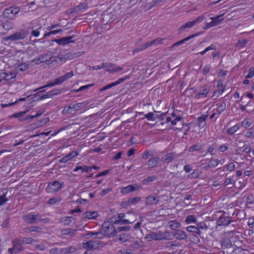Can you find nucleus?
Listing matches in <instances>:
<instances>
[{"label":"nucleus","mask_w":254,"mask_h":254,"mask_svg":"<svg viewBox=\"0 0 254 254\" xmlns=\"http://www.w3.org/2000/svg\"><path fill=\"white\" fill-rule=\"evenodd\" d=\"M100 234L108 238H112L115 236L117 234V231L113 224L109 222H104L102 226Z\"/></svg>","instance_id":"obj_1"},{"label":"nucleus","mask_w":254,"mask_h":254,"mask_svg":"<svg viewBox=\"0 0 254 254\" xmlns=\"http://www.w3.org/2000/svg\"><path fill=\"white\" fill-rule=\"evenodd\" d=\"M23 220L29 224H35L38 222L47 223L48 221L47 218H41L39 214L36 215L29 213L23 216Z\"/></svg>","instance_id":"obj_2"},{"label":"nucleus","mask_w":254,"mask_h":254,"mask_svg":"<svg viewBox=\"0 0 254 254\" xmlns=\"http://www.w3.org/2000/svg\"><path fill=\"white\" fill-rule=\"evenodd\" d=\"M19 10V7L18 6H10L5 8L2 12L1 18L9 19V20L13 19Z\"/></svg>","instance_id":"obj_3"},{"label":"nucleus","mask_w":254,"mask_h":254,"mask_svg":"<svg viewBox=\"0 0 254 254\" xmlns=\"http://www.w3.org/2000/svg\"><path fill=\"white\" fill-rule=\"evenodd\" d=\"M29 34V30L27 29H22L19 31L16 32L12 35L7 36L4 38L5 40H10L11 41L23 40Z\"/></svg>","instance_id":"obj_4"},{"label":"nucleus","mask_w":254,"mask_h":254,"mask_svg":"<svg viewBox=\"0 0 254 254\" xmlns=\"http://www.w3.org/2000/svg\"><path fill=\"white\" fill-rule=\"evenodd\" d=\"M168 232L167 231L163 233L161 231L157 232H152L146 236V238L151 239L156 241L168 239Z\"/></svg>","instance_id":"obj_5"},{"label":"nucleus","mask_w":254,"mask_h":254,"mask_svg":"<svg viewBox=\"0 0 254 254\" xmlns=\"http://www.w3.org/2000/svg\"><path fill=\"white\" fill-rule=\"evenodd\" d=\"M63 185V183L61 184L57 181L50 183L46 189V191L48 193L57 192L61 189Z\"/></svg>","instance_id":"obj_6"},{"label":"nucleus","mask_w":254,"mask_h":254,"mask_svg":"<svg viewBox=\"0 0 254 254\" xmlns=\"http://www.w3.org/2000/svg\"><path fill=\"white\" fill-rule=\"evenodd\" d=\"M210 86L206 84L200 87L197 94L195 95L194 97L196 99H198L201 98L206 97L210 91Z\"/></svg>","instance_id":"obj_7"},{"label":"nucleus","mask_w":254,"mask_h":254,"mask_svg":"<svg viewBox=\"0 0 254 254\" xmlns=\"http://www.w3.org/2000/svg\"><path fill=\"white\" fill-rule=\"evenodd\" d=\"M163 40V39H156L151 41L148 42L143 45L139 46V48L134 50V52H138L142 51L154 44L158 45L159 44H162Z\"/></svg>","instance_id":"obj_8"},{"label":"nucleus","mask_w":254,"mask_h":254,"mask_svg":"<svg viewBox=\"0 0 254 254\" xmlns=\"http://www.w3.org/2000/svg\"><path fill=\"white\" fill-rule=\"evenodd\" d=\"M74 37V35H72L70 36L63 37L59 39H54L53 41L56 42L60 45L64 46L71 43H74L75 40H73Z\"/></svg>","instance_id":"obj_9"},{"label":"nucleus","mask_w":254,"mask_h":254,"mask_svg":"<svg viewBox=\"0 0 254 254\" xmlns=\"http://www.w3.org/2000/svg\"><path fill=\"white\" fill-rule=\"evenodd\" d=\"M88 102H82L73 105L71 104L67 107V109L66 112L68 113H71L72 112L79 111L80 109L84 108L86 105L88 104Z\"/></svg>","instance_id":"obj_10"},{"label":"nucleus","mask_w":254,"mask_h":254,"mask_svg":"<svg viewBox=\"0 0 254 254\" xmlns=\"http://www.w3.org/2000/svg\"><path fill=\"white\" fill-rule=\"evenodd\" d=\"M140 188L141 186L138 185L137 184H134L133 185H130L127 187L123 188L121 190V192L123 194H126L135 190H138Z\"/></svg>","instance_id":"obj_11"},{"label":"nucleus","mask_w":254,"mask_h":254,"mask_svg":"<svg viewBox=\"0 0 254 254\" xmlns=\"http://www.w3.org/2000/svg\"><path fill=\"white\" fill-rule=\"evenodd\" d=\"M79 155V153L77 151H72L69 152L66 156L62 157L60 160V163H67L69 160H71L72 158L76 157Z\"/></svg>","instance_id":"obj_12"},{"label":"nucleus","mask_w":254,"mask_h":254,"mask_svg":"<svg viewBox=\"0 0 254 254\" xmlns=\"http://www.w3.org/2000/svg\"><path fill=\"white\" fill-rule=\"evenodd\" d=\"M12 248L14 250V253L17 254L24 250L20 240L16 239L12 241Z\"/></svg>","instance_id":"obj_13"},{"label":"nucleus","mask_w":254,"mask_h":254,"mask_svg":"<svg viewBox=\"0 0 254 254\" xmlns=\"http://www.w3.org/2000/svg\"><path fill=\"white\" fill-rule=\"evenodd\" d=\"M231 222V221L229 217L223 215L217 219L216 223L218 225L228 226Z\"/></svg>","instance_id":"obj_14"},{"label":"nucleus","mask_w":254,"mask_h":254,"mask_svg":"<svg viewBox=\"0 0 254 254\" xmlns=\"http://www.w3.org/2000/svg\"><path fill=\"white\" fill-rule=\"evenodd\" d=\"M159 200L157 196L149 195L145 199V204L146 205H155L158 203Z\"/></svg>","instance_id":"obj_15"},{"label":"nucleus","mask_w":254,"mask_h":254,"mask_svg":"<svg viewBox=\"0 0 254 254\" xmlns=\"http://www.w3.org/2000/svg\"><path fill=\"white\" fill-rule=\"evenodd\" d=\"M98 216L97 211H87L82 215V218L85 219H95Z\"/></svg>","instance_id":"obj_16"},{"label":"nucleus","mask_w":254,"mask_h":254,"mask_svg":"<svg viewBox=\"0 0 254 254\" xmlns=\"http://www.w3.org/2000/svg\"><path fill=\"white\" fill-rule=\"evenodd\" d=\"M2 23L1 26L3 28H4L6 30H9L14 28V24L11 21L8 20L6 19H2Z\"/></svg>","instance_id":"obj_17"},{"label":"nucleus","mask_w":254,"mask_h":254,"mask_svg":"<svg viewBox=\"0 0 254 254\" xmlns=\"http://www.w3.org/2000/svg\"><path fill=\"white\" fill-rule=\"evenodd\" d=\"M178 156V155L174 153H167L164 156L163 162L165 164H169L176 159Z\"/></svg>","instance_id":"obj_18"},{"label":"nucleus","mask_w":254,"mask_h":254,"mask_svg":"<svg viewBox=\"0 0 254 254\" xmlns=\"http://www.w3.org/2000/svg\"><path fill=\"white\" fill-rule=\"evenodd\" d=\"M48 54L40 55L38 58L34 59L32 62L35 63V64L38 65L41 63L47 62L48 61Z\"/></svg>","instance_id":"obj_19"},{"label":"nucleus","mask_w":254,"mask_h":254,"mask_svg":"<svg viewBox=\"0 0 254 254\" xmlns=\"http://www.w3.org/2000/svg\"><path fill=\"white\" fill-rule=\"evenodd\" d=\"M123 69V67L118 66L115 64L109 63L108 68L106 69V71L110 73H114L116 71H121Z\"/></svg>","instance_id":"obj_20"},{"label":"nucleus","mask_w":254,"mask_h":254,"mask_svg":"<svg viewBox=\"0 0 254 254\" xmlns=\"http://www.w3.org/2000/svg\"><path fill=\"white\" fill-rule=\"evenodd\" d=\"M173 235L177 239L180 240H185L188 237L185 232L180 230H177L175 231Z\"/></svg>","instance_id":"obj_21"},{"label":"nucleus","mask_w":254,"mask_h":254,"mask_svg":"<svg viewBox=\"0 0 254 254\" xmlns=\"http://www.w3.org/2000/svg\"><path fill=\"white\" fill-rule=\"evenodd\" d=\"M159 158L158 157H156L150 159L148 161L147 164L148 165L149 168H152L156 166L159 163Z\"/></svg>","instance_id":"obj_22"},{"label":"nucleus","mask_w":254,"mask_h":254,"mask_svg":"<svg viewBox=\"0 0 254 254\" xmlns=\"http://www.w3.org/2000/svg\"><path fill=\"white\" fill-rule=\"evenodd\" d=\"M199 33H196V34H192L190 36H188L186 38H185L184 39H183V40L180 41H178L175 43H174L172 46V47H174L175 46H178V45H181V44H184L185 42L190 40V39L191 38H193L198 35H199Z\"/></svg>","instance_id":"obj_23"},{"label":"nucleus","mask_w":254,"mask_h":254,"mask_svg":"<svg viewBox=\"0 0 254 254\" xmlns=\"http://www.w3.org/2000/svg\"><path fill=\"white\" fill-rule=\"evenodd\" d=\"M208 117V115H202L197 119L198 126L199 127H203L205 125V121Z\"/></svg>","instance_id":"obj_24"},{"label":"nucleus","mask_w":254,"mask_h":254,"mask_svg":"<svg viewBox=\"0 0 254 254\" xmlns=\"http://www.w3.org/2000/svg\"><path fill=\"white\" fill-rule=\"evenodd\" d=\"M3 75L2 77L4 80H9L11 79L15 78L16 76V73L14 72H4Z\"/></svg>","instance_id":"obj_25"},{"label":"nucleus","mask_w":254,"mask_h":254,"mask_svg":"<svg viewBox=\"0 0 254 254\" xmlns=\"http://www.w3.org/2000/svg\"><path fill=\"white\" fill-rule=\"evenodd\" d=\"M76 251V249L72 247H66L65 248L60 249L59 253L60 254H68Z\"/></svg>","instance_id":"obj_26"},{"label":"nucleus","mask_w":254,"mask_h":254,"mask_svg":"<svg viewBox=\"0 0 254 254\" xmlns=\"http://www.w3.org/2000/svg\"><path fill=\"white\" fill-rule=\"evenodd\" d=\"M221 17V16L220 15V16H218L214 18H211L212 19V21L211 22L207 23L206 25V26L208 28H209V27H211L217 25L222 21V19H221L220 20V21H216V20L217 19H218L219 17Z\"/></svg>","instance_id":"obj_27"},{"label":"nucleus","mask_w":254,"mask_h":254,"mask_svg":"<svg viewBox=\"0 0 254 254\" xmlns=\"http://www.w3.org/2000/svg\"><path fill=\"white\" fill-rule=\"evenodd\" d=\"M81 170L82 172H89L92 171V167H90L87 166H84V167L82 166H77L73 170L74 172H76L78 170Z\"/></svg>","instance_id":"obj_28"},{"label":"nucleus","mask_w":254,"mask_h":254,"mask_svg":"<svg viewBox=\"0 0 254 254\" xmlns=\"http://www.w3.org/2000/svg\"><path fill=\"white\" fill-rule=\"evenodd\" d=\"M186 230L189 232H193L200 235V231L197 226H189L187 227Z\"/></svg>","instance_id":"obj_29"},{"label":"nucleus","mask_w":254,"mask_h":254,"mask_svg":"<svg viewBox=\"0 0 254 254\" xmlns=\"http://www.w3.org/2000/svg\"><path fill=\"white\" fill-rule=\"evenodd\" d=\"M61 200V198L59 196L56 197H52L48 200L47 203L49 205H54L60 202Z\"/></svg>","instance_id":"obj_30"},{"label":"nucleus","mask_w":254,"mask_h":254,"mask_svg":"<svg viewBox=\"0 0 254 254\" xmlns=\"http://www.w3.org/2000/svg\"><path fill=\"white\" fill-rule=\"evenodd\" d=\"M29 111V110H27L25 111L19 112L18 113H15V114L10 116L9 118H18L19 119L20 118H23V116L24 115H25L26 113H27Z\"/></svg>","instance_id":"obj_31"},{"label":"nucleus","mask_w":254,"mask_h":254,"mask_svg":"<svg viewBox=\"0 0 254 254\" xmlns=\"http://www.w3.org/2000/svg\"><path fill=\"white\" fill-rule=\"evenodd\" d=\"M118 85H119V84H118V81L117 80L116 81H115L114 82L110 83V84L105 86L104 87L100 88L99 89V90H100V92L104 91H105L106 90L109 89H110V88H112L113 87H114L115 86H117Z\"/></svg>","instance_id":"obj_32"},{"label":"nucleus","mask_w":254,"mask_h":254,"mask_svg":"<svg viewBox=\"0 0 254 254\" xmlns=\"http://www.w3.org/2000/svg\"><path fill=\"white\" fill-rule=\"evenodd\" d=\"M239 128L240 127L238 125H236L229 128L227 130V132L229 135H232L235 133Z\"/></svg>","instance_id":"obj_33"},{"label":"nucleus","mask_w":254,"mask_h":254,"mask_svg":"<svg viewBox=\"0 0 254 254\" xmlns=\"http://www.w3.org/2000/svg\"><path fill=\"white\" fill-rule=\"evenodd\" d=\"M232 246L230 240L227 238L224 239L222 241V247L226 249L229 248Z\"/></svg>","instance_id":"obj_34"},{"label":"nucleus","mask_w":254,"mask_h":254,"mask_svg":"<svg viewBox=\"0 0 254 254\" xmlns=\"http://www.w3.org/2000/svg\"><path fill=\"white\" fill-rule=\"evenodd\" d=\"M40 228L36 226H29L24 228V231L26 233L37 232Z\"/></svg>","instance_id":"obj_35"},{"label":"nucleus","mask_w":254,"mask_h":254,"mask_svg":"<svg viewBox=\"0 0 254 254\" xmlns=\"http://www.w3.org/2000/svg\"><path fill=\"white\" fill-rule=\"evenodd\" d=\"M119 240L121 241L122 243H124L128 241L129 235V234L122 233L119 235Z\"/></svg>","instance_id":"obj_36"},{"label":"nucleus","mask_w":254,"mask_h":254,"mask_svg":"<svg viewBox=\"0 0 254 254\" xmlns=\"http://www.w3.org/2000/svg\"><path fill=\"white\" fill-rule=\"evenodd\" d=\"M169 224V227L173 230L176 229L177 228H179L180 226V224L175 220L170 221Z\"/></svg>","instance_id":"obj_37"},{"label":"nucleus","mask_w":254,"mask_h":254,"mask_svg":"<svg viewBox=\"0 0 254 254\" xmlns=\"http://www.w3.org/2000/svg\"><path fill=\"white\" fill-rule=\"evenodd\" d=\"M45 90H43L42 91H39L33 95V96L32 97V99L34 101H36L40 100H43V99H41V97L42 96V92H44Z\"/></svg>","instance_id":"obj_38"},{"label":"nucleus","mask_w":254,"mask_h":254,"mask_svg":"<svg viewBox=\"0 0 254 254\" xmlns=\"http://www.w3.org/2000/svg\"><path fill=\"white\" fill-rule=\"evenodd\" d=\"M201 149V146L199 144L197 143L195 144H193L192 146H191L190 147V148H189V151L190 152H192L195 151L199 150Z\"/></svg>","instance_id":"obj_39"},{"label":"nucleus","mask_w":254,"mask_h":254,"mask_svg":"<svg viewBox=\"0 0 254 254\" xmlns=\"http://www.w3.org/2000/svg\"><path fill=\"white\" fill-rule=\"evenodd\" d=\"M157 180V177L155 176H148L146 179L143 180V183L144 185L148 184L150 182Z\"/></svg>","instance_id":"obj_40"},{"label":"nucleus","mask_w":254,"mask_h":254,"mask_svg":"<svg viewBox=\"0 0 254 254\" xmlns=\"http://www.w3.org/2000/svg\"><path fill=\"white\" fill-rule=\"evenodd\" d=\"M194 25H195V24H194V23L193 21H189V22L186 23L183 26H182L180 28V30H184V29H186L187 28H190V27H193Z\"/></svg>","instance_id":"obj_41"},{"label":"nucleus","mask_w":254,"mask_h":254,"mask_svg":"<svg viewBox=\"0 0 254 254\" xmlns=\"http://www.w3.org/2000/svg\"><path fill=\"white\" fill-rule=\"evenodd\" d=\"M226 109V104L224 102H223L219 104L218 107L216 109V111L219 114H220L222 112H223Z\"/></svg>","instance_id":"obj_42"},{"label":"nucleus","mask_w":254,"mask_h":254,"mask_svg":"<svg viewBox=\"0 0 254 254\" xmlns=\"http://www.w3.org/2000/svg\"><path fill=\"white\" fill-rule=\"evenodd\" d=\"M195 221H196V218H195V216L193 215H188L185 220V222L187 224H190V223H191L192 222H194Z\"/></svg>","instance_id":"obj_43"},{"label":"nucleus","mask_w":254,"mask_h":254,"mask_svg":"<svg viewBox=\"0 0 254 254\" xmlns=\"http://www.w3.org/2000/svg\"><path fill=\"white\" fill-rule=\"evenodd\" d=\"M133 221L130 222L127 219H118L114 222L115 224H127L132 223Z\"/></svg>","instance_id":"obj_44"},{"label":"nucleus","mask_w":254,"mask_h":254,"mask_svg":"<svg viewBox=\"0 0 254 254\" xmlns=\"http://www.w3.org/2000/svg\"><path fill=\"white\" fill-rule=\"evenodd\" d=\"M145 118H146L148 121H154L156 119V117H157V116H155L154 114L151 112H149L148 114L144 115Z\"/></svg>","instance_id":"obj_45"},{"label":"nucleus","mask_w":254,"mask_h":254,"mask_svg":"<svg viewBox=\"0 0 254 254\" xmlns=\"http://www.w3.org/2000/svg\"><path fill=\"white\" fill-rule=\"evenodd\" d=\"M248 43V40L246 39H243L239 40L236 45V47H239L240 48H243Z\"/></svg>","instance_id":"obj_46"},{"label":"nucleus","mask_w":254,"mask_h":254,"mask_svg":"<svg viewBox=\"0 0 254 254\" xmlns=\"http://www.w3.org/2000/svg\"><path fill=\"white\" fill-rule=\"evenodd\" d=\"M131 229V227L129 226H121L119 227L116 229V230L118 232H122V231H129Z\"/></svg>","instance_id":"obj_47"},{"label":"nucleus","mask_w":254,"mask_h":254,"mask_svg":"<svg viewBox=\"0 0 254 254\" xmlns=\"http://www.w3.org/2000/svg\"><path fill=\"white\" fill-rule=\"evenodd\" d=\"M65 60H66V58H65L64 57H61V56L56 57L55 59H53L52 57H49V60L51 63H53L54 62H57L59 61L60 62H65Z\"/></svg>","instance_id":"obj_48"},{"label":"nucleus","mask_w":254,"mask_h":254,"mask_svg":"<svg viewBox=\"0 0 254 254\" xmlns=\"http://www.w3.org/2000/svg\"><path fill=\"white\" fill-rule=\"evenodd\" d=\"M100 232H89L87 234H85L84 235V238H86V239H88L89 238H91V237L92 236H98L99 235H100Z\"/></svg>","instance_id":"obj_49"},{"label":"nucleus","mask_w":254,"mask_h":254,"mask_svg":"<svg viewBox=\"0 0 254 254\" xmlns=\"http://www.w3.org/2000/svg\"><path fill=\"white\" fill-rule=\"evenodd\" d=\"M251 124L252 122L249 119H245L241 123V126L245 128L249 127Z\"/></svg>","instance_id":"obj_50"},{"label":"nucleus","mask_w":254,"mask_h":254,"mask_svg":"<svg viewBox=\"0 0 254 254\" xmlns=\"http://www.w3.org/2000/svg\"><path fill=\"white\" fill-rule=\"evenodd\" d=\"M28 67V65L27 64L23 63L19 64L17 67V69L20 71H25Z\"/></svg>","instance_id":"obj_51"},{"label":"nucleus","mask_w":254,"mask_h":254,"mask_svg":"<svg viewBox=\"0 0 254 254\" xmlns=\"http://www.w3.org/2000/svg\"><path fill=\"white\" fill-rule=\"evenodd\" d=\"M244 135L249 138L254 136V130L252 128L249 129L247 131L244 132Z\"/></svg>","instance_id":"obj_52"},{"label":"nucleus","mask_w":254,"mask_h":254,"mask_svg":"<svg viewBox=\"0 0 254 254\" xmlns=\"http://www.w3.org/2000/svg\"><path fill=\"white\" fill-rule=\"evenodd\" d=\"M35 240L31 238L24 237L22 239V242L24 244H32Z\"/></svg>","instance_id":"obj_53"},{"label":"nucleus","mask_w":254,"mask_h":254,"mask_svg":"<svg viewBox=\"0 0 254 254\" xmlns=\"http://www.w3.org/2000/svg\"><path fill=\"white\" fill-rule=\"evenodd\" d=\"M129 247L131 249H137L141 247L140 242L137 241H136L132 243L130 246Z\"/></svg>","instance_id":"obj_54"},{"label":"nucleus","mask_w":254,"mask_h":254,"mask_svg":"<svg viewBox=\"0 0 254 254\" xmlns=\"http://www.w3.org/2000/svg\"><path fill=\"white\" fill-rule=\"evenodd\" d=\"M140 199L141 198L138 196L132 197L128 199V203H130V205L134 204L139 202L140 200Z\"/></svg>","instance_id":"obj_55"},{"label":"nucleus","mask_w":254,"mask_h":254,"mask_svg":"<svg viewBox=\"0 0 254 254\" xmlns=\"http://www.w3.org/2000/svg\"><path fill=\"white\" fill-rule=\"evenodd\" d=\"M6 193H3L2 195L0 196V206L3 205L6 201H8V199L5 197Z\"/></svg>","instance_id":"obj_56"},{"label":"nucleus","mask_w":254,"mask_h":254,"mask_svg":"<svg viewBox=\"0 0 254 254\" xmlns=\"http://www.w3.org/2000/svg\"><path fill=\"white\" fill-rule=\"evenodd\" d=\"M254 76V67H252L249 69V73L246 76V78H251Z\"/></svg>","instance_id":"obj_57"},{"label":"nucleus","mask_w":254,"mask_h":254,"mask_svg":"<svg viewBox=\"0 0 254 254\" xmlns=\"http://www.w3.org/2000/svg\"><path fill=\"white\" fill-rule=\"evenodd\" d=\"M74 75L73 72L72 71L65 73L64 75L62 76L64 81L68 79Z\"/></svg>","instance_id":"obj_58"},{"label":"nucleus","mask_w":254,"mask_h":254,"mask_svg":"<svg viewBox=\"0 0 254 254\" xmlns=\"http://www.w3.org/2000/svg\"><path fill=\"white\" fill-rule=\"evenodd\" d=\"M93 85V84H88V85H86L81 86L79 89H77L75 91L76 92H80V91H83L84 90H86V89L89 88V87L92 86Z\"/></svg>","instance_id":"obj_59"},{"label":"nucleus","mask_w":254,"mask_h":254,"mask_svg":"<svg viewBox=\"0 0 254 254\" xmlns=\"http://www.w3.org/2000/svg\"><path fill=\"white\" fill-rule=\"evenodd\" d=\"M197 227L199 229H201L202 230H203V229L206 230L207 229V226H206L205 223L203 222L198 223L197 224Z\"/></svg>","instance_id":"obj_60"},{"label":"nucleus","mask_w":254,"mask_h":254,"mask_svg":"<svg viewBox=\"0 0 254 254\" xmlns=\"http://www.w3.org/2000/svg\"><path fill=\"white\" fill-rule=\"evenodd\" d=\"M205 18V16L203 15H201L200 16L197 17L196 19L193 20L194 24L198 22H201Z\"/></svg>","instance_id":"obj_61"},{"label":"nucleus","mask_w":254,"mask_h":254,"mask_svg":"<svg viewBox=\"0 0 254 254\" xmlns=\"http://www.w3.org/2000/svg\"><path fill=\"white\" fill-rule=\"evenodd\" d=\"M72 217H66L63 220V222L64 223V225H69L72 221Z\"/></svg>","instance_id":"obj_62"},{"label":"nucleus","mask_w":254,"mask_h":254,"mask_svg":"<svg viewBox=\"0 0 254 254\" xmlns=\"http://www.w3.org/2000/svg\"><path fill=\"white\" fill-rule=\"evenodd\" d=\"M93 243L94 242L93 241H89L84 244V247L90 249L93 248Z\"/></svg>","instance_id":"obj_63"},{"label":"nucleus","mask_w":254,"mask_h":254,"mask_svg":"<svg viewBox=\"0 0 254 254\" xmlns=\"http://www.w3.org/2000/svg\"><path fill=\"white\" fill-rule=\"evenodd\" d=\"M49 122V118H45L42 120H41L39 121V124L40 126H42L45 124H46L47 123Z\"/></svg>","instance_id":"obj_64"}]
</instances>
